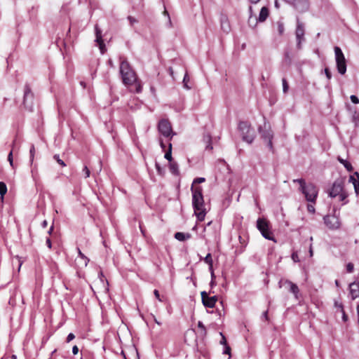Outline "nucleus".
I'll use <instances>...</instances> for the list:
<instances>
[{"mask_svg": "<svg viewBox=\"0 0 359 359\" xmlns=\"http://www.w3.org/2000/svg\"><path fill=\"white\" fill-rule=\"evenodd\" d=\"M192 193V205L194 212L199 221L204 220L205 217V210L204 208V200L203 196V189L201 187L191 189Z\"/></svg>", "mask_w": 359, "mask_h": 359, "instance_id": "obj_1", "label": "nucleus"}, {"mask_svg": "<svg viewBox=\"0 0 359 359\" xmlns=\"http://www.w3.org/2000/svg\"><path fill=\"white\" fill-rule=\"evenodd\" d=\"M120 60L119 72L122 81L126 86H131L136 81V73L126 59L121 57Z\"/></svg>", "mask_w": 359, "mask_h": 359, "instance_id": "obj_2", "label": "nucleus"}, {"mask_svg": "<svg viewBox=\"0 0 359 359\" xmlns=\"http://www.w3.org/2000/svg\"><path fill=\"white\" fill-rule=\"evenodd\" d=\"M294 183L299 184V190L304 195L307 201L315 203L318 194L317 187L313 183L306 184L304 179L293 180Z\"/></svg>", "mask_w": 359, "mask_h": 359, "instance_id": "obj_3", "label": "nucleus"}, {"mask_svg": "<svg viewBox=\"0 0 359 359\" xmlns=\"http://www.w3.org/2000/svg\"><path fill=\"white\" fill-rule=\"evenodd\" d=\"M238 130L241 133L243 141L252 144L255 138L254 129L248 121H241L238 123Z\"/></svg>", "mask_w": 359, "mask_h": 359, "instance_id": "obj_4", "label": "nucleus"}, {"mask_svg": "<svg viewBox=\"0 0 359 359\" xmlns=\"http://www.w3.org/2000/svg\"><path fill=\"white\" fill-rule=\"evenodd\" d=\"M258 131L261 135L262 139L266 142V144L270 150H273L272 139L273 137V131L271 129L270 124L264 121L263 126L258 128Z\"/></svg>", "mask_w": 359, "mask_h": 359, "instance_id": "obj_5", "label": "nucleus"}, {"mask_svg": "<svg viewBox=\"0 0 359 359\" xmlns=\"http://www.w3.org/2000/svg\"><path fill=\"white\" fill-rule=\"evenodd\" d=\"M257 228L264 238L276 242L273 233L270 230V224L266 219L258 218L257 220Z\"/></svg>", "mask_w": 359, "mask_h": 359, "instance_id": "obj_6", "label": "nucleus"}, {"mask_svg": "<svg viewBox=\"0 0 359 359\" xmlns=\"http://www.w3.org/2000/svg\"><path fill=\"white\" fill-rule=\"evenodd\" d=\"M334 54L337 71L340 74L344 75L346 72V62L344 55L338 46L334 47Z\"/></svg>", "mask_w": 359, "mask_h": 359, "instance_id": "obj_7", "label": "nucleus"}, {"mask_svg": "<svg viewBox=\"0 0 359 359\" xmlns=\"http://www.w3.org/2000/svg\"><path fill=\"white\" fill-rule=\"evenodd\" d=\"M34 95L28 83L24 86L23 105L25 109L32 111L34 107Z\"/></svg>", "mask_w": 359, "mask_h": 359, "instance_id": "obj_8", "label": "nucleus"}, {"mask_svg": "<svg viewBox=\"0 0 359 359\" xmlns=\"http://www.w3.org/2000/svg\"><path fill=\"white\" fill-rule=\"evenodd\" d=\"M158 129L162 135L165 137H170V139L175 135V133L172 132L170 123L165 119H162L159 121Z\"/></svg>", "mask_w": 359, "mask_h": 359, "instance_id": "obj_9", "label": "nucleus"}, {"mask_svg": "<svg viewBox=\"0 0 359 359\" xmlns=\"http://www.w3.org/2000/svg\"><path fill=\"white\" fill-rule=\"evenodd\" d=\"M336 212L337 210L334 209L333 215H326L323 217V220L326 226L332 229H339L341 225L339 218L336 215Z\"/></svg>", "mask_w": 359, "mask_h": 359, "instance_id": "obj_10", "label": "nucleus"}, {"mask_svg": "<svg viewBox=\"0 0 359 359\" xmlns=\"http://www.w3.org/2000/svg\"><path fill=\"white\" fill-rule=\"evenodd\" d=\"M344 190L343 181L338 179L332 184L331 189L328 191V196L331 198H336Z\"/></svg>", "mask_w": 359, "mask_h": 359, "instance_id": "obj_11", "label": "nucleus"}, {"mask_svg": "<svg viewBox=\"0 0 359 359\" xmlns=\"http://www.w3.org/2000/svg\"><path fill=\"white\" fill-rule=\"evenodd\" d=\"M285 285L288 286L289 291L294 295L296 299H298V294L299 292L298 286L289 280L281 279L279 281V287H281Z\"/></svg>", "mask_w": 359, "mask_h": 359, "instance_id": "obj_12", "label": "nucleus"}, {"mask_svg": "<svg viewBox=\"0 0 359 359\" xmlns=\"http://www.w3.org/2000/svg\"><path fill=\"white\" fill-rule=\"evenodd\" d=\"M291 4L299 12L303 13L309 9V2L307 0H294Z\"/></svg>", "mask_w": 359, "mask_h": 359, "instance_id": "obj_13", "label": "nucleus"}, {"mask_svg": "<svg viewBox=\"0 0 359 359\" xmlns=\"http://www.w3.org/2000/svg\"><path fill=\"white\" fill-rule=\"evenodd\" d=\"M95 35H96V39L95 41L99 44L100 49L101 52L104 53V49L105 48V45L104 43V41L102 40V31L98 27V26L96 25L95 27Z\"/></svg>", "mask_w": 359, "mask_h": 359, "instance_id": "obj_14", "label": "nucleus"}, {"mask_svg": "<svg viewBox=\"0 0 359 359\" xmlns=\"http://www.w3.org/2000/svg\"><path fill=\"white\" fill-rule=\"evenodd\" d=\"M349 182L353 184L355 191L358 194L359 189V173L358 172H355L354 175H351L349 177Z\"/></svg>", "mask_w": 359, "mask_h": 359, "instance_id": "obj_15", "label": "nucleus"}, {"mask_svg": "<svg viewBox=\"0 0 359 359\" xmlns=\"http://www.w3.org/2000/svg\"><path fill=\"white\" fill-rule=\"evenodd\" d=\"M239 242L241 245L237 248L236 252L238 254H241L245 250V247L248 245V238H245L242 236H238Z\"/></svg>", "mask_w": 359, "mask_h": 359, "instance_id": "obj_16", "label": "nucleus"}, {"mask_svg": "<svg viewBox=\"0 0 359 359\" xmlns=\"http://www.w3.org/2000/svg\"><path fill=\"white\" fill-rule=\"evenodd\" d=\"M350 293L353 299L359 297V283H353L350 284Z\"/></svg>", "mask_w": 359, "mask_h": 359, "instance_id": "obj_17", "label": "nucleus"}, {"mask_svg": "<svg viewBox=\"0 0 359 359\" xmlns=\"http://www.w3.org/2000/svg\"><path fill=\"white\" fill-rule=\"evenodd\" d=\"M217 301V297L214 295L212 297H208V299L203 304L205 307L214 308Z\"/></svg>", "mask_w": 359, "mask_h": 359, "instance_id": "obj_18", "label": "nucleus"}, {"mask_svg": "<svg viewBox=\"0 0 359 359\" xmlns=\"http://www.w3.org/2000/svg\"><path fill=\"white\" fill-rule=\"evenodd\" d=\"M304 25L300 22L299 18H297V27L295 30V35L304 36Z\"/></svg>", "mask_w": 359, "mask_h": 359, "instance_id": "obj_19", "label": "nucleus"}, {"mask_svg": "<svg viewBox=\"0 0 359 359\" xmlns=\"http://www.w3.org/2000/svg\"><path fill=\"white\" fill-rule=\"evenodd\" d=\"M222 29L228 33L230 31V25L226 16H222L220 19Z\"/></svg>", "mask_w": 359, "mask_h": 359, "instance_id": "obj_20", "label": "nucleus"}, {"mask_svg": "<svg viewBox=\"0 0 359 359\" xmlns=\"http://www.w3.org/2000/svg\"><path fill=\"white\" fill-rule=\"evenodd\" d=\"M269 15V10L266 7H262L260 12L259 17L257 18L259 22H264L266 20L267 17Z\"/></svg>", "mask_w": 359, "mask_h": 359, "instance_id": "obj_21", "label": "nucleus"}, {"mask_svg": "<svg viewBox=\"0 0 359 359\" xmlns=\"http://www.w3.org/2000/svg\"><path fill=\"white\" fill-rule=\"evenodd\" d=\"M191 238V234L189 233L177 232L175 233V238L180 241H184Z\"/></svg>", "mask_w": 359, "mask_h": 359, "instance_id": "obj_22", "label": "nucleus"}, {"mask_svg": "<svg viewBox=\"0 0 359 359\" xmlns=\"http://www.w3.org/2000/svg\"><path fill=\"white\" fill-rule=\"evenodd\" d=\"M337 196L339 197V201L342 202V205L347 204L348 203V201L347 200L348 194L346 190H344L343 192H341Z\"/></svg>", "mask_w": 359, "mask_h": 359, "instance_id": "obj_23", "label": "nucleus"}, {"mask_svg": "<svg viewBox=\"0 0 359 359\" xmlns=\"http://www.w3.org/2000/svg\"><path fill=\"white\" fill-rule=\"evenodd\" d=\"M338 161L345 167V168L348 171L351 172L353 170V168L351 163L350 162H348V161L344 160L339 156L338 157Z\"/></svg>", "mask_w": 359, "mask_h": 359, "instance_id": "obj_24", "label": "nucleus"}, {"mask_svg": "<svg viewBox=\"0 0 359 359\" xmlns=\"http://www.w3.org/2000/svg\"><path fill=\"white\" fill-rule=\"evenodd\" d=\"M7 192V186L4 182H0V199L3 202L4 196Z\"/></svg>", "mask_w": 359, "mask_h": 359, "instance_id": "obj_25", "label": "nucleus"}, {"mask_svg": "<svg viewBox=\"0 0 359 359\" xmlns=\"http://www.w3.org/2000/svg\"><path fill=\"white\" fill-rule=\"evenodd\" d=\"M170 172L175 175H179V166L176 162H172L170 163Z\"/></svg>", "mask_w": 359, "mask_h": 359, "instance_id": "obj_26", "label": "nucleus"}, {"mask_svg": "<svg viewBox=\"0 0 359 359\" xmlns=\"http://www.w3.org/2000/svg\"><path fill=\"white\" fill-rule=\"evenodd\" d=\"M257 22H258V20H257L256 15H249L248 24L251 27H255Z\"/></svg>", "mask_w": 359, "mask_h": 359, "instance_id": "obj_27", "label": "nucleus"}, {"mask_svg": "<svg viewBox=\"0 0 359 359\" xmlns=\"http://www.w3.org/2000/svg\"><path fill=\"white\" fill-rule=\"evenodd\" d=\"M164 158L168 161L171 162L172 158V144L168 142V150L165 152Z\"/></svg>", "mask_w": 359, "mask_h": 359, "instance_id": "obj_28", "label": "nucleus"}, {"mask_svg": "<svg viewBox=\"0 0 359 359\" xmlns=\"http://www.w3.org/2000/svg\"><path fill=\"white\" fill-rule=\"evenodd\" d=\"M35 155V147L34 144H32L29 149V163L30 165H33L34 158Z\"/></svg>", "mask_w": 359, "mask_h": 359, "instance_id": "obj_29", "label": "nucleus"}, {"mask_svg": "<svg viewBox=\"0 0 359 359\" xmlns=\"http://www.w3.org/2000/svg\"><path fill=\"white\" fill-rule=\"evenodd\" d=\"M204 261L206 264H208L209 265V269L210 270H212V268L213 267L212 265H213V261H212V255L210 253H208L205 257L204 258Z\"/></svg>", "mask_w": 359, "mask_h": 359, "instance_id": "obj_30", "label": "nucleus"}, {"mask_svg": "<svg viewBox=\"0 0 359 359\" xmlns=\"http://www.w3.org/2000/svg\"><path fill=\"white\" fill-rule=\"evenodd\" d=\"M135 86V93H140L142 90L141 82L136 78V81L133 83Z\"/></svg>", "mask_w": 359, "mask_h": 359, "instance_id": "obj_31", "label": "nucleus"}, {"mask_svg": "<svg viewBox=\"0 0 359 359\" xmlns=\"http://www.w3.org/2000/svg\"><path fill=\"white\" fill-rule=\"evenodd\" d=\"M31 174H32V177L33 180L35 182H36L37 176H38L36 165L32 166V168L31 169Z\"/></svg>", "mask_w": 359, "mask_h": 359, "instance_id": "obj_32", "label": "nucleus"}, {"mask_svg": "<svg viewBox=\"0 0 359 359\" xmlns=\"http://www.w3.org/2000/svg\"><path fill=\"white\" fill-rule=\"evenodd\" d=\"M284 60L288 65H290L292 63V57L290 56V53L289 51L285 52L284 54Z\"/></svg>", "mask_w": 359, "mask_h": 359, "instance_id": "obj_33", "label": "nucleus"}, {"mask_svg": "<svg viewBox=\"0 0 359 359\" xmlns=\"http://www.w3.org/2000/svg\"><path fill=\"white\" fill-rule=\"evenodd\" d=\"M282 84L283 93H287L289 90V85L285 78L282 79Z\"/></svg>", "mask_w": 359, "mask_h": 359, "instance_id": "obj_34", "label": "nucleus"}, {"mask_svg": "<svg viewBox=\"0 0 359 359\" xmlns=\"http://www.w3.org/2000/svg\"><path fill=\"white\" fill-rule=\"evenodd\" d=\"M204 138L207 140V142H208V144L205 147V149L206 150H212V142H211V137L210 135H207V136H205Z\"/></svg>", "mask_w": 359, "mask_h": 359, "instance_id": "obj_35", "label": "nucleus"}, {"mask_svg": "<svg viewBox=\"0 0 359 359\" xmlns=\"http://www.w3.org/2000/svg\"><path fill=\"white\" fill-rule=\"evenodd\" d=\"M198 327L201 329V335L205 336L207 334L206 328L201 321L198 322Z\"/></svg>", "mask_w": 359, "mask_h": 359, "instance_id": "obj_36", "label": "nucleus"}, {"mask_svg": "<svg viewBox=\"0 0 359 359\" xmlns=\"http://www.w3.org/2000/svg\"><path fill=\"white\" fill-rule=\"evenodd\" d=\"M53 158L57 162L58 164H60L61 166L65 167L66 166L65 163L60 158V156L58 154H55L53 156Z\"/></svg>", "mask_w": 359, "mask_h": 359, "instance_id": "obj_37", "label": "nucleus"}, {"mask_svg": "<svg viewBox=\"0 0 359 359\" xmlns=\"http://www.w3.org/2000/svg\"><path fill=\"white\" fill-rule=\"evenodd\" d=\"M296 39H297V46L299 49H300L302 41L304 40V37L302 36L296 35Z\"/></svg>", "mask_w": 359, "mask_h": 359, "instance_id": "obj_38", "label": "nucleus"}, {"mask_svg": "<svg viewBox=\"0 0 359 359\" xmlns=\"http://www.w3.org/2000/svg\"><path fill=\"white\" fill-rule=\"evenodd\" d=\"M8 161L11 167L14 168L13 158V151L11 150L8 155Z\"/></svg>", "mask_w": 359, "mask_h": 359, "instance_id": "obj_39", "label": "nucleus"}, {"mask_svg": "<svg viewBox=\"0 0 359 359\" xmlns=\"http://www.w3.org/2000/svg\"><path fill=\"white\" fill-rule=\"evenodd\" d=\"M77 250H78L79 256L81 259H84V260H85V262H86V265H87V263L89 262V259H88L87 257H86V256H85V255L81 252V251L80 250V249H79V248H77Z\"/></svg>", "mask_w": 359, "mask_h": 359, "instance_id": "obj_40", "label": "nucleus"}, {"mask_svg": "<svg viewBox=\"0 0 359 359\" xmlns=\"http://www.w3.org/2000/svg\"><path fill=\"white\" fill-rule=\"evenodd\" d=\"M83 172H84L85 174V177L87 178V177H90V170L88 169V166L85 165L83 168Z\"/></svg>", "mask_w": 359, "mask_h": 359, "instance_id": "obj_41", "label": "nucleus"}, {"mask_svg": "<svg viewBox=\"0 0 359 359\" xmlns=\"http://www.w3.org/2000/svg\"><path fill=\"white\" fill-rule=\"evenodd\" d=\"M201 295L202 303L203 304L204 302L208 299V297L209 296H208V292H206L205 291L201 292Z\"/></svg>", "mask_w": 359, "mask_h": 359, "instance_id": "obj_42", "label": "nucleus"}, {"mask_svg": "<svg viewBox=\"0 0 359 359\" xmlns=\"http://www.w3.org/2000/svg\"><path fill=\"white\" fill-rule=\"evenodd\" d=\"M354 269V266L352 263L349 262L346 265V271L348 273H352Z\"/></svg>", "mask_w": 359, "mask_h": 359, "instance_id": "obj_43", "label": "nucleus"}, {"mask_svg": "<svg viewBox=\"0 0 359 359\" xmlns=\"http://www.w3.org/2000/svg\"><path fill=\"white\" fill-rule=\"evenodd\" d=\"M291 257H292V259L294 262H299V257H298V255H297V252H294L292 254Z\"/></svg>", "mask_w": 359, "mask_h": 359, "instance_id": "obj_44", "label": "nucleus"}, {"mask_svg": "<svg viewBox=\"0 0 359 359\" xmlns=\"http://www.w3.org/2000/svg\"><path fill=\"white\" fill-rule=\"evenodd\" d=\"M350 99H351V102H352L353 103H354V104H358V103H359V99H358V97L356 95H351Z\"/></svg>", "mask_w": 359, "mask_h": 359, "instance_id": "obj_45", "label": "nucleus"}, {"mask_svg": "<svg viewBox=\"0 0 359 359\" xmlns=\"http://www.w3.org/2000/svg\"><path fill=\"white\" fill-rule=\"evenodd\" d=\"M307 210L309 212H311L312 214L315 213V211H316L315 208L312 204L307 205Z\"/></svg>", "mask_w": 359, "mask_h": 359, "instance_id": "obj_46", "label": "nucleus"}, {"mask_svg": "<svg viewBox=\"0 0 359 359\" xmlns=\"http://www.w3.org/2000/svg\"><path fill=\"white\" fill-rule=\"evenodd\" d=\"M224 354H228L230 355L231 354V348L229 345L224 346V349L223 351Z\"/></svg>", "mask_w": 359, "mask_h": 359, "instance_id": "obj_47", "label": "nucleus"}, {"mask_svg": "<svg viewBox=\"0 0 359 359\" xmlns=\"http://www.w3.org/2000/svg\"><path fill=\"white\" fill-rule=\"evenodd\" d=\"M325 74L328 80L331 79L332 74L328 68L325 69Z\"/></svg>", "mask_w": 359, "mask_h": 359, "instance_id": "obj_48", "label": "nucleus"}, {"mask_svg": "<svg viewBox=\"0 0 359 359\" xmlns=\"http://www.w3.org/2000/svg\"><path fill=\"white\" fill-rule=\"evenodd\" d=\"M220 335L222 336V340L220 341L221 344H223L224 346L228 345L226 339L225 337L224 336V334L222 332H220Z\"/></svg>", "mask_w": 359, "mask_h": 359, "instance_id": "obj_49", "label": "nucleus"}, {"mask_svg": "<svg viewBox=\"0 0 359 359\" xmlns=\"http://www.w3.org/2000/svg\"><path fill=\"white\" fill-rule=\"evenodd\" d=\"M75 338V335L73 333H69L67 337V342H69Z\"/></svg>", "mask_w": 359, "mask_h": 359, "instance_id": "obj_50", "label": "nucleus"}, {"mask_svg": "<svg viewBox=\"0 0 359 359\" xmlns=\"http://www.w3.org/2000/svg\"><path fill=\"white\" fill-rule=\"evenodd\" d=\"M278 29L280 34H282L284 32V26L282 23L278 24Z\"/></svg>", "mask_w": 359, "mask_h": 359, "instance_id": "obj_51", "label": "nucleus"}, {"mask_svg": "<svg viewBox=\"0 0 359 359\" xmlns=\"http://www.w3.org/2000/svg\"><path fill=\"white\" fill-rule=\"evenodd\" d=\"M154 296L156 297V298L159 301V302H162V299H161L160 297V294H159V292L158 290H154Z\"/></svg>", "mask_w": 359, "mask_h": 359, "instance_id": "obj_52", "label": "nucleus"}, {"mask_svg": "<svg viewBox=\"0 0 359 359\" xmlns=\"http://www.w3.org/2000/svg\"><path fill=\"white\" fill-rule=\"evenodd\" d=\"M128 20H129L130 25H133L134 23L137 22V20L132 16H128Z\"/></svg>", "mask_w": 359, "mask_h": 359, "instance_id": "obj_53", "label": "nucleus"}, {"mask_svg": "<svg viewBox=\"0 0 359 359\" xmlns=\"http://www.w3.org/2000/svg\"><path fill=\"white\" fill-rule=\"evenodd\" d=\"M205 179L204 177H198L194 180V183H202L205 182Z\"/></svg>", "mask_w": 359, "mask_h": 359, "instance_id": "obj_54", "label": "nucleus"}, {"mask_svg": "<svg viewBox=\"0 0 359 359\" xmlns=\"http://www.w3.org/2000/svg\"><path fill=\"white\" fill-rule=\"evenodd\" d=\"M72 353L74 355H76L79 353V348L77 346H74L72 348Z\"/></svg>", "mask_w": 359, "mask_h": 359, "instance_id": "obj_55", "label": "nucleus"}, {"mask_svg": "<svg viewBox=\"0 0 359 359\" xmlns=\"http://www.w3.org/2000/svg\"><path fill=\"white\" fill-rule=\"evenodd\" d=\"M46 245L48 247V248H51L52 243H51V241H50V239L49 238H46Z\"/></svg>", "mask_w": 359, "mask_h": 359, "instance_id": "obj_56", "label": "nucleus"}, {"mask_svg": "<svg viewBox=\"0 0 359 359\" xmlns=\"http://www.w3.org/2000/svg\"><path fill=\"white\" fill-rule=\"evenodd\" d=\"M53 229H54V225H53V224L50 226V229H49V230H48V233L49 235H51V234H52V233H53Z\"/></svg>", "mask_w": 359, "mask_h": 359, "instance_id": "obj_57", "label": "nucleus"}, {"mask_svg": "<svg viewBox=\"0 0 359 359\" xmlns=\"http://www.w3.org/2000/svg\"><path fill=\"white\" fill-rule=\"evenodd\" d=\"M48 226V222L46 220H43L41 223L42 228H46Z\"/></svg>", "mask_w": 359, "mask_h": 359, "instance_id": "obj_58", "label": "nucleus"}, {"mask_svg": "<svg viewBox=\"0 0 359 359\" xmlns=\"http://www.w3.org/2000/svg\"><path fill=\"white\" fill-rule=\"evenodd\" d=\"M262 317L264 318L266 320H268V311H266L262 313Z\"/></svg>", "mask_w": 359, "mask_h": 359, "instance_id": "obj_59", "label": "nucleus"}, {"mask_svg": "<svg viewBox=\"0 0 359 359\" xmlns=\"http://www.w3.org/2000/svg\"><path fill=\"white\" fill-rule=\"evenodd\" d=\"M210 273H211V279L215 280V276L214 273L213 267L212 268V270H210Z\"/></svg>", "mask_w": 359, "mask_h": 359, "instance_id": "obj_60", "label": "nucleus"}, {"mask_svg": "<svg viewBox=\"0 0 359 359\" xmlns=\"http://www.w3.org/2000/svg\"><path fill=\"white\" fill-rule=\"evenodd\" d=\"M156 168L158 173H161V167L158 163H156Z\"/></svg>", "mask_w": 359, "mask_h": 359, "instance_id": "obj_61", "label": "nucleus"}, {"mask_svg": "<svg viewBox=\"0 0 359 359\" xmlns=\"http://www.w3.org/2000/svg\"><path fill=\"white\" fill-rule=\"evenodd\" d=\"M210 285L211 287H213L216 285V283L214 280L211 279Z\"/></svg>", "mask_w": 359, "mask_h": 359, "instance_id": "obj_62", "label": "nucleus"}, {"mask_svg": "<svg viewBox=\"0 0 359 359\" xmlns=\"http://www.w3.org/2000/svg\"><path fill=\"white\" fill-rule=\"evenodd\" d=\"M152 317H153V318H154V322H155L156 324H158V325H161V323L159 321H158V320H157V319L156 318V317H155L154 316H152Z\"/></svg>", "mask_w": 359, "mask_h": 359, "instance_id": "obj_63", "label": "nucleus"}, {"mask_svg": "<svg viewBox=\"0 0 359 359\" xmlns=\"http://www.w3.org/2000/svg\"><path fill=\"white\" fill-rule=\"evenodd\" d=\"M160 145L163 149H165V145L164 144V143L162 140H160Z\"/></svg>", "mask_w": 359, "mask_h": 359, "instance_id": "obj_64", "label": "nucleus"}]
</instances>
